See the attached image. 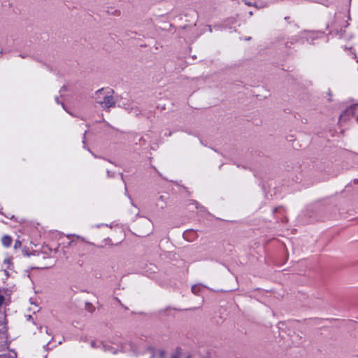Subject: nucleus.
Returning <instances> with one entry per match:
<instances>
[{
  "instance_id": "1",
  "label": "nucleus",
  "mask_w": 358,
  "mask_h": 358,
  "mask_svg": "<svg viewBox=\"0 0 358 358\" xmlns=\"http://www.w3.org/2000/svg\"><path fill=\"white\" fill-rule=\"evenodd\" d=\"M95 100L103 108H110L115 104L113 97L109 94V92H106L103 89L96 92Z\"/></svg>"
},
{
  "instance_id": "2",
  "label": "nucleus",
  "mask_w": 358,
  "mask_h": 358,
  "mask_svg": "<svg viewBox=\"0 0 358 358\" xmlns=\"http://www.w3.org/2000/svg\"><path fill=\"white\" fill-rule=\"evenodd\" d=\"M2 244L6 247H9L12 243V238L8 236H4L1 238Z\"/></svg>"
},
{
  "instance_id": "3",
  "label": "nucleus",
  "mask_w": 358,
  "mask_h": 358,
  "mask_svg": "<svg viewBox=\"0 0 358 358\" xmlns=\"http://www.w3.org/2000/svg\"><path fill=\"white\" fill-rule=\"evenodd\" d=\"M199 290H200V287L198 285H194L192 287V291L195 294H197Z\"/></svg>"
},
{
  "instance_id": "4",
  "label": "nucleus",
  "mask_w": 358,
  "mask_h": 358,
  "mask_svg": "<svg viewBox=\"0 0 358 358\" xmlns=\"http://www.w3.org/2000/svg\"><path fill=\"white\" fill-rule=\"evenodd\" d=\"M21 246V242L18 240H17L15 242V244H14V248H20Z\"/></svg>"
},
{
  "instance_id": "5",
  "label": "nucleus",
  "mask_w": 358,
  "mask_h": 358,
  "mask_svg": "<svg viewBox=\"0 0 358 358\" xmlns=\"http://www.w3.org/2000/svg\"><path fill=\"white\" fill-rule=\"evenodd\" d=\"M72 236L76 238L77 239L81 240L82 241L85 242V238L82 236H80L78 235H72Z\"/></svg>"
},
{
  "instance_id": "6",
  "label": "nucleus",
  "mask_w": 358,
  "mask_h": 358,
  "mask_svg": "<svg viewBox=\"0 0 358 358\" xmlns=\"http://www.w3.org/2000/svg\"><path fill=\"white\" fill-rule=\"evenodd\" d=\"M3 300H4L3 296L0 295V306L2 305Z\"/></svg>"
},
{
  "instance_id": "7",
  "label": "nucleus",
  "mask_w": 358,
  "mask_h": 358,
  "mask_svg": "<svg viewBox=\"0 0 358 358\" xmlns=\"http://www.w3.org/2000/svg\"><path fill=\"white\" fill-rule=\"evenodd\" d=\"M4 263L9 264L10 263V259H5Z\"/></svg>"
},
{
  "instance_id": "8",
  "label": "nucleus",
  "mask_w": 358,
  "mask_h": 358,
  "mask_svg": "<svg viewBox=\"0 0 358 358\" xmlns=\"http://www.w3.org/2000/svg\"><path fill=\"white\" fill-rule=\"evenodd\" d=\"M171 358H179V357H178V355H173L171 356Z\"/></svg>"
},
{
  "instance_id": "9",
  "label": "nucleus",
  "mask_w": 358,
  "mask_h": 358,
  "mask_svg": "<svg viewBox=\"0 0 358 358\" xmlns=\"http://www.w3.org/2000/svg\"><path fill=\"white\" fill-rule=\"evenodd\" d=\"M245 1V4H247V5H248V6H251V5H252V4H251V3H250V2H247V1Z\"/></svg>"
},
{
  "instance_id": "10",
  "label": "nucleus",
  "mask_w": 358,
  "mask_h": 358,
  "mask_svg": "<svg viewBox=\"0 0 358 358\" xmlns=\"http://www.w3.org/2000/svg\"><path fill=\"white\" fill-rule=\"evenodd\" d=\"M145 223H146V224H148V225H150V222L149 221H146V222H145Z\"/></svg>"
},
{
  "instance_id": "11",
  "label": "nucleus",
  "mask_w": 358,
  "mask_h": 358,
  "mask_svg": "<svg viewBox=\"0 0 358 358\" xmlns=\"http://www.w3.org/2000/svg\"><path fill=\"white\" fill-rule=\"evenodd\" d=\"M187 358H192V357L189 356V357H187Z\"/></svg>"
},
{
  "instance_id": "12",
  "label": "nucleus",
  "mask_w": 358,
  "mask_h": 358,
  "mask_svg": "<svg viewBox=\"0 0 358 358\" xmlns=\"http://www.w3.org/2000/svg\"><path fill=\"white\" fill-rule=\"evenodd\" d=\"M357 122H358V116H357Z\"/></svg>"
}]
</instances>
